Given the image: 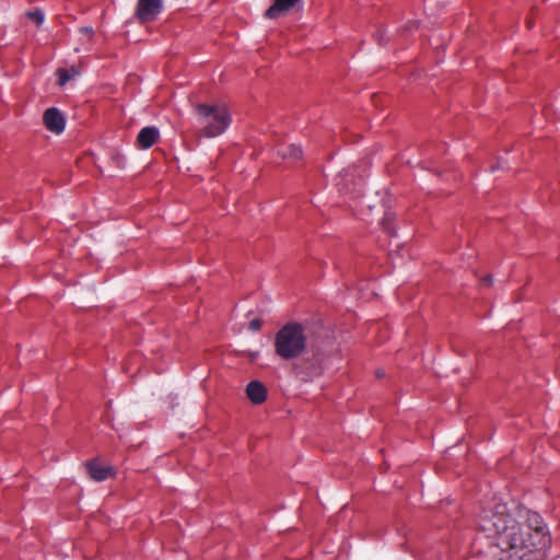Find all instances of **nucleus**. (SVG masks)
<instances>
[{
    "label": "nucleus",
    "instance_id": "f257e3e1",
    "mask_svg": "<svg viewBox=\"0 0 560 560\" xmlns=\"http://www.w3.org/2000/svg\"><path fill=\"white\" fill-rule=\"evenodd\" d=\"M478 528L489 538H497L500 560H542L550 542L542 517L524 506H513L493 498L478 515Z\"/></svg>",
    "mask_w": 560,
    "mask_h": 560
},
{
    "label": "nucleus",
    "instance_id": "f03ea898",
    "mask_svg": "<svg viewBox=\"0 0 560 560\" xmlns=\"http://www.w3.org/2000/svg\"><path fill=\"white\" fill-rule=\"evenodd\" d=\"M275 352L283 360L295 359L306 347L304 327L298 323H288L275 336Z\"/></svg>",
    "mask_w": 560,
    "mask_h": 560
},
{
    "label": "nucleus",
    "instance_id": "7ed1b4c3",
    "mask_svg": "<svg viewBox=\"0 0 560 560\" xmlns=\"http://www.w3.org/2000/svg\"><path fill=\"white\" fill-rule=\"evenodd\" d=\"M195 109L202 125L200 132L207 138L221 135L231 122L230 113L224 104H198Z\"/></svg>",
    "mask_w": 560,
    "mask_h": 560
},
{
    "label": "nucleus",
    "instance_id": "20e7f679",
    "mask_svg": "<svg viewBox=\"0 0 560 560\" xmlns=\"http://www.w3.org/2000/svg\"><path fill=\"white\" fill-rule=\"evenodd\" d=\"M358 207L360 209V218H361V220L366 221L369 223L373 222V220L370 219V217L372 215V212L374 210H376L377 214L382 213L383 217L378 220V222L382 224L383 229L386 232H388V233L392 232V228H390L389 222L393 219V214L388 213V212H385L383 205H373V203L370 202L369 198L363 196L361 198V200L359 201Z\"/></svg>",
    "mask_w": 560,
    "mask_h": 560
},
{
    "label": "nucleus",
    "instance_id": "39448f33",
    "mask_svg": "<svg viewBox=\"0 0 560 560\" xmlns=\"http://www.w3.org/2000/svg\"><path fill=\"white\" fill-rule=\"evenodd\" d=\"M162 8V0H138L136 16L141 23H148L156 19Z\"/></svg>",
    "mask_w": 560,
    "mask_h": 560
},
{
    "label": "nucleus",
    "instance_id": "423d86ee",
    "mask_svg": "<svg viewBox=\"0 0 560 560\" xmlns=\"http://www.w3.org/2000/svg\"><path fill=\"white\" fill-rule=\"evenodd\" d=\"M43 120L45 127L56 133L59 135L63 131L66 126V120L59 109L51 107L44 112Z\"/></svg>",
    "mask_w": 560,
    "mask_h": 560
},
{
    "label": "nucleus",
    "instance_id": "0eeeda50",
    "mask_svg": "<svg viewBox=\"0 0 560 560\" xmlns=\"http://www.w3.org/2000/svg\"><path fill=\"white\" fill-rule=\"evenodd\" d=\"M300 2L301 0H275L272 5L267 9L265 16L268 19H277L290 11Z\"/></svg>",
    "mask_w": 560,
    "mask_h": 560
},
{
    "label": "nucleus",
    "instance_id": "6e6552de",
    "mask_svg": "<svg viewBox=\"0 0 560 560\" xmlns=\"http://www.w3.org/2000/svg\"><path fill=\"white\" fill-rule=\"evenodd\" d=\"M89 475L95 481H104L113 475V468L110 466H102L96 459H92L85 463Z\"/></svg>",
    "mask_w": 560,
    "mask_h": 560
},
{
    "label": "nucleus",
    "instance_id": "1a4fd4ad",
    "mask_svg": "<svg viewBox=\"0 0 560 560\" xmlns=\"http://www.w3.org/2000/svg\"><path fill=\"white\" fill-rule=\"evenodd\" d=\"M159 139V130L155 127H144L137 137V145L140 149H149Z\"/></svg>",
    "mask_w": 560,
    "mask_h": 560
},
{
    "label": "nucleus",
    "instance_id": "9d476101",
    "mask_svg": "<svg viewBox=\"0 0 560 560\" xmlns=\"http://www.w3.org/2000/svg\"><path fill=\"white\" fill-rule=\"evenodd\" d=\"M246 394L253 404L259 405L266 400L267 390L262 383L252 381L246 387Z\"/></svg>",
    "mask_w": 560,
    "mask_h": 560
},
{
    "label": "nucleus",
    "instance_id": "9b49d317",
    "mask_svg": "<svg viewBox=\"0 0 560 560\" xmlns=\"http://www.w3.org/2000/svg\"><path fill=\"white\" fill-rule=\"evenodd\" d=\"M278 154H280L283 158H291V159H294V160H299V159L302 158L303 151H302V148L300 145H298V144H294V143H291V144L282 143L280 145H278Z\"/></svg>",
    "mask_w": 560,
    "mask_h": 560
},
{
    "label": "nucleus",
    "instance_id": "f8f14e48",
    "mask_svg": "<svg viewBox=\"0 0 560 560\" xmlns=\"http://www.w3.org/2000/svg\"><path fill=\"white\" fill-rule=\"evenodd\" d=\"M305 378H313L322 374L324 370V360L320 353L314 354V362L306 368Z\"/></svg>",
    "mask_w": 560,
    "mask_h": 560
},
{
    "label": "nucleus",
    "instance_id": "ddd939ff",
    "mask_svg": "<svg viewBox=\"0 0 560 560\" xmlns=\"http://www.w3.org/2000/svg\"><path fill=\"white\" fill-rule=\"evenodd\" d=\"M57 73L59 85H65L69 80L73 79L78 74L73 69H58Z\"/></svg>",
    "mask_w": 560,
    "mask_h": 560
},
{
    "label": "nucleus",
    "instance_id": "4468645a",
    "mask_svg": "<svg viewBox=\"0 0 560 560\" xmlns=\"http://www.w3.org/2000/svg\"><path fill=\"white\" fill-rule=\"evenodd\" d=\"M26 16L37 25H40L44 21V13L40 10L30 11L26 13Z\"/></svg>",
    "mask_w": 560,
    "mask_h": 560
},
{
    "label": "nucleus",
    "instance_id": "2eb2a0df",
    "mask_svg": "<svg viewBox=\"0 0 560 560\" xmlns=\"http://www.w3.org/2000/svg\"><path fill=\"white\" fill-rule=\"evenodd\" d=\"M262 322L259 318H255L249 322V329L253 331H258L261 328Z\"/></svg>",
    "mask_w": 560,
    "mask_h": 560
},
{
    "label": "nucleus",
    "instance_id": "dca6fc26",
    "mask_svg": "<svg viewBox=\"0 0 560 560\" xmlns=\"http://www.w3.org/2000/svg\"><path fill=\"white\" fill-rule=\"evenodd\" d=\"M79 32H80L82 35H84L89 40H91V39H92L93 34H94V32H93V30H92L91 27H81V28L79 30Z\"/></svg>",
    "mask_w": 560,
    "mask_h": 560
},
{
    "label": "nucleus",
    "instance_id": "f3484780",
    "mask_svg": "<svg viewBox=\"0 0 560 560\" xmlns=\"http://www.w3.org/2000/svg\"><path fill=\"white\" fill-rule=\"evenodd\" d=\"M482 285L490 287L492 284V277L490 275L486 276L481 280Z\"/></svg>",
    "mask_w": 560,
    "mask_h": 560
},
{
    "label": "nucleus",
    "instance_id": "a211bd4d",
    "mask_svg": "<svg viewBox=\"0 0 560 560\" xmlns=\"http://www.w3.org/2000/svg\"><path fill=\"white\" fill-rule=\"evenodd\" d=\"M492 171H501V172H504L506 171L505 168H503L501 165H498L495 168H493Z\"/></svg>",
    "mask_w": 560,
    "mask_h": 560
},
{
    "label": "nucleus",
    "instance_id": "6ab92c4d",
    "mask_svg": "<svg viewBox=\"0 0 560 560\" xmlns=\"http://www.w3.org/2000/svg\"><path fill=\"white\" fill-rule=\"evenodd\" d=\"M383 375H384V373H382V372H377V376H378V377H381V376H383Z\"/></svg>",
    "mask_w": 560,
    "mask_h": 560
}]
</instances>
